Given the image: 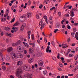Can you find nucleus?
<instances>
[{
    "instance_id": "obj_41",
    "label": "nucleus",
    "mask_w": 78,
    "mask_h": 78,
    "mask_svg": "<svg viewBox=\"0 0 78 78\" xmlns=\"http://www.w3.org/2000/svg\"><path fill=\"white\" fill-rule=\"evenodd\" d=\"M2 68L4 70H5L6 69V67H5V66H3Z\"/></svg>"
},
{
    "instance_id": "obj_19",
    "label": "nucleus",
    "mask_w": 78,
    "mask_h": 78,
    "mask_svg": "<svg viewBox=\"0 0 78 78\" xmlns=\"http://www.w3.org/2000/svg\"><path fill=\"white\" fill-rule=\"evenodd\" d=\"M59 27H60V23H57L56 25V27L57 28H59Z\"/></svg>"
},
{
    "instance_id": "obj_15",
    "label": "nucleus",
    "mask_w": 78,
    "mask_h": 78,
    "mask_svg": "<svg viewBox=\"0 0 78 78\" xmlns=\"http://www.w3.org/2000/svg\"><path fill=\"white\" fill-rule=\"evenodd\" d=\"M67 47V45L66 44H62V47L63 48H66Z\"/></svg>"
},
{
    "instance_id": "obj_56",
    "label": "nucleus",
    "mask_w": 78,
    "mask_h": 78,
    "mask_svg": "<svg viewBox=\"0 0 78 78\" xmlns=\"http://www.w3.org/2000/svg\"><path fill=\"white\" fill-rule=\"evenodd\" d=\"M31 36L32 37V39L33 40L34 39V36H33V35H32Z\"/></svg>"
},
{
    "instance_id": "obj_5",
    "label": "nucleus",
    "mask_w": 78,
    "mask_h": 78,
    "mask_svg": "<svg viewBox=\"0 0 78 78\" xmlns=\"http://www.w3.org/2000/svg\"><path fill=\"white\" fill-rule=\"evenodd\" d=\"M20 43V41L19 40L16 43H13L12 44V46L13 47H15L16 46H17V45Z\"/></svg>"
},
{
    "instance_id": "obj_29",
    "label": "nucleus",
    "mask_w": 78,
    "mask_h": 78,
    "mask_svg": "<svg viewBox=\"0 0 78 78\" xmlns=\"http://www.w3.org/2000/svg\"><path fill=\"white\" fill-rule=\"evenodd\" d=\"M57 31H59V30H58V29H55V30H54V33H56Z\"/></svg>"
},
{
    "instance_id": "obj_3",
    "label": "nucleus",
    "mask_w": 78,
    "mask_h": 78,
    "mask_svg": "<svg viewBox=\"0 0 78 78\" xmlns=\"http://www.w3.org/2000/svg\"><path fill=\"white\" fill-rule=\"evenodd\" d=\"M17 49L19 50V52H23V46H19Z\"/></svg>"
},
{
    "instance_id": "obj_61",
    "label": "nucleus",
    "mask_w": 78,
    "mask_h": 78,
    "mask_svg": "<svg viewBox=\"0 0 78 78\" xmlns=\"http://www.w3.org/2000/svg\"><path fill=\"white\" fill-rule=\"evenodd\" d=\"M75 45V43L73 44L72 45V46L73 47Z\"/></svg>"
},
{
    "instance_id": "obj_28",
    "label": "nucleus",
    "mask_w": 78,
    "mask_h": 78,
    "mask_svg": "<svg viewBox=\"0 0 78 78\" xmlns=\"http://www.w3.org/2000/svg\"><path fill=\"white\" fill-rule=\"evenodd\" d=\"M19 25V23L17 22L16 23H15L14 25V27H16V26H17Z\"/></svg>"
},
{
    "instance_id": "obj_10",
    "label": "nucleus",
    "mask_w": 78,
    "mask_h": 78,
    "mask_svg": "<svg viewBox=\"0 0 78 78\" xmlns=\"http://www.w3.org/2000/svg\"><path fill=\"white\" fill-rule=\"evenodd\" d=\"M20 18L22 20V21H24L26 19V17L25 16H22Z\"/></svg>"
},
{
    "instance_id": "obj_4",
    "label": "nucleus",
    "mask_w": 78,
    "mask_h": 78,
    "mask_svg": "<svg viewBox=\"0 0 78 78\" xmlns=\"http://www.w3.org/2000/svg\"><path fill=\"white\" fill-rule=\"evenodd\" d=\"M23 69L25 70H26V71H29V70H30V68L28 65H25L24 66Z\"/></svg>"
},
{
    "instance_id": "obj_26",
    "label": "nucleus",
    "mask_w": 78,
    "mask_h": 78,
    "mask_svg": "<svg viewBox=\"0 0 78 78\" xmlns=\"http://www.w3.org/2000/svg\"><path fill=\"white\" fill-rule=\"evenodd\" d=\"M5 30H6V31H9V28L8 27H5Z\"/></svg>"
},
{
    "instance_id": "obj_38",
    "label": "nucleus",
    "mask_w": 78,
    "mask_h": 78,
    "mask_svg": "<svg viewBox=\"0 0 78 78\" xmlns=\"http://www.w3.org/2000/svg\"><path fill=\"white\" fill-rule=\"evenodd\" d=\"M6 14H8V13H9V9H7L6 10Z\"/></svg>"
},
{
    "instance_id": "obj_48",
    "label": "nucleus",
    "mask_w": 78,
    "mask_h": 78,
    "mask_svg": "<svg viewBox=\"0 0 78 78\" xmlns=\"http://www.w3.org/2000/svg\"><path fill=\"white\" fill-rule=\"evenodd\" d=\"M5 65H6V66H9L10 63H6L5 64Z\"/></svg>"
},
{
    "instance_id": "obj_44",
    "label": "nucleus",
    "mask_w": 78,
    "mask_h": 78,
    "mask_svg": "<svg viewBox=\"0 0 78 78\" xmlns=\"http://www.w3.org/2000/svg\"><path fill=\"white\" fill-rule=\"evenodd\" d=\"M59 64L60 67H62V63L60 62V63H59Z\"/></svg>"
},
{
    "instance_id": "obj_23",
    "label": "nucleus",
    "mask_w": 78,
    "mask_h": 78,
    "mask_svg": "<svg viewBox=\"0 0 78 78\" xmlns=\"http://www.w3.org/2000/svg\"><path fill=\"white\" fill-rule=\"evenodd\" d=\"M45 23H44V24H42L41 25V27H40V28L41 30H42L43 28H44V25H45Z\"/></svg>"
},
{
    "instance_id": "obj_43",
    "label": "nucleus",
    "mask_w": 78,
    "mask_h": 78,
    "mask_svg": "<svg viewBox=\"0 0 78 78\" xmlns=\"http://www.w3.org/2000/svg\"><path fill=\"white\" fill-rule=\"evenodd\" d=\"M36 17L37 19H39V15H37L36 16Z\"/></svg>"
},
{
    "instance_id": "obj_25",
    "label": "nucleus",
    "mask_w": 78,
    "mask_h": 78,
    "mask_svg": "<svg viewBox=\"0 0 78 78\" xmlns=\"http://www.w3.org/2000/svg\"><path fill=\"white\" fill-rule=\"evenodd\" d=\"M20 39L22 41H27V40L26 39H24L23 37L20 38Z\"/></svg>"
},
{
    "instance_id": "obj_40",
    "label": "nucleus",
    "mask_w": 78,
    "mask_h": 78,
    "mask_svg": "<svg viewBox=\"0 0 78 78\" xmlns=\"http://www.w3.org/2000/svg\"><path fill=\"white\" fill-rule=\"evenodd\" d=\"M28 3L29 4V5H31V1L30 0L28 1Z\"/></svg>"
},
{
    "instance_id": "obj_53",
    "label": "nucleus",
    "mask_w": 78,
    "mask_h": 78,
    "mask_svg": "<svg viewBox=\"0 0 78 78\" xmlns=\"http://www.w3.org/2000/svg\"><path fill=\"white\" fill-rule=\"evenodd\" d=\"M27 50H25L24 51V53L25 54H27Z\"/></svg>"
},
{
    "instance_id": "obj_16",
    "label": "nucleus",
    "mask_w": 78,
    "mask_h": 78,
    "mask_svg": "<svg viewBox=\"0 0 78 78\" xmlns=\"http://www.w3.org/2000/svg\"><path fill=\"white\" fill-rule=\"evenodd\" d=\"M6 36H9V37H11L12 36V34H11L9 33H6Z\"/></svg>"
},
{
    "instance_id": "obj_50",
    "label": "nucleus",
    "mask_w": 78,
    "mask_h": 78,
    "mask_svg": "<svg viewBox=\"0 0 78 78\" xmlns=\"http://www.w3.org/2000/svg\"><path fill=\"white\" fill-rule=\"evenodd\" d=\"M75 37L76 38V39L78 40V36H76V35H75Z\"/></svg>"
},
{
    "instance_id": "obj_34",
    "label": "nucleus",
    "mask_w": 78,
    "mask_h": 78,
    "mask_svg": "<svg viewBox=\"0 0 78 78\" xmlns=\"http://www.w3.org/2000/svg\"><path fill=\"white\" fill-rule=\"evenodd\" d=\"M73 55L72 54H70L69 55V57H70L71 58H72V57H73Z\"/></svg>"
},
{
    "instance_id": "obj_18",
    "label": "nucleus",
    "mask_w": 78,
    "mask_h": 78,
    "mask_svg": "<svg viewBox=\"0 0 78 78\" xmlns=\"http://www.w3.org/2000/svg\"><path fill=\"white\" fill-rule=\"evenodd\" d=\"M39 64L40 66H43V62L41 61H40L39 62Z\"/></svg>"
},
{
    "instance_id": "obj_49",
    "label": "nucleus",
    "mask_w": 78,
    "mask_h": 78,
    "mask_svg": "<svg viewBox=\"0 0 78 78\" xmlns=\"http://www.w3.org/2000/svg\"><path fill=\"white\" fill-rule=\"evenodd\" d=\"M73 31L74 32H76V28H74L73 29Z\"/></svg>"
},
{
    "instance_id": "obj_8",
    "label": "nucleus",
    "mask_w": 78,
    "mask_h": 78,
    "mask_svg": "<svg viewBox=\"0 0 78 78\" xmlns=\"http://www.w3.org/2000/svg\"><path fill=\"white\" fill-rule=\"evenodd\" d=\"M12 51V47H9L7 48V51L8 52H10Z\"/></svg>"
},
{
    "instance_id": "obj_30",
    "label": "nucleus",
    "mask_w": 78,
    "mask_h": 78,
    "mask_svg": "<svg viewBox=\"0 0 78 78\" xmlns=\"http://www.w3.org/2000/svg\"><path fill=\"white\" fill-rule=\"evenodd\" d=\"M71 35L73 37H74L75 36V33L73 32H72L71 33Z\"/></svg>"
},
{
    "instance_id": "obj_24",
    "label": "nucleus",
    "mask_w": 78,
    "mask_h": 78,
    "mask_svg": "<svg viewBox=\"0 0 78 78\" xmlns=\"http://www.w3.org/2000/svg\"><path fill=\"white\" fill-rule=\"evenodd\" d=\"M5 61V58L4 57H2L1 58V61L2 62L3 61Z\"/></svg>"
},
{
    "instance_id": "obj_20",
    "label": "nucleus",
    "mask_w": 78,
    "mask_h": 78,
    "mask_svg": "<svg viewBox=\"0 0 78 78\" xmlns=\"http://www.w3.org/2000/svg\"><path fill=\"white\" fill-rule=\"evenodd\" d=\"M34 60V59H33V58H30L29 60V62H30V63L32 62H33Z\"/></svg>"
},
{
    "instance_id": "obj_2",
    "label": "nucleus",
    "mask_w": 78,
    "mask_h": 78,
    "mask_svg": "<svg viewBox=\"0 0 78 78\" xmlns=\"http://www.w3.org/2000/svg\"><path fill=\"white\" fill-rule=\"evenodd\" d=\"M32 76H33L32 74L28 73L26 75H25L24 78H32Z\"/></svg>"
},
{
    "instance_id": "obj_59",
    "label": "nucleus",
    "mask_w": 78,
    "mask_h": 78,
    "mask_svg": "<svg viewBox=\"0 0 78 78\" xmlns=\"http://www.w3.org/2000/svg\"><path fill=\"white\" fill-rule=\"evenodd\" d=\"M34 43H32V47H34Z\"/></svg>"
},
{
    "instance_id": "obj_52",
    "label": "nucleus",
    "mask_w": 78,
    "mask_h": 78,
    "mask_svg": "<svg viewBox=\"0 0 78 78\" xmlns=\"http://www.w3.org/2000/svg\"><path fill=\"white\" fill-rule=\"evenodd\" d=\"M67 28H68V29H69V30H70V29H71V27H70V26H69L67 27Z\"/></svg>"
},
{
    "instance_id": "obj_12",
    "label": "nucleus",
    "mask_w": 78,
    "mask_h": 78,
    "mask_svg": "<svg viewBox=\"0 0 78 78\" xmlns=\"http://www.w3.org/2000/svg\"><path fill=\"white\" fill-rule=\"evenodd\" d=\"M23 44H24L25 47H27V48L29 47V45L27 43H25V42H23Z\"/></svg>"
},
{
    "instance_id": "obj_33",
    "label": "nucleus",
    "mask_w": 78,
    "mask_h": 78,
    "mask_svg": "<svg viewBox=\"0 0 78 78\" xmlns=\"http://www.w3.org/2000/svg\"><path fill=\"white\" fill-rule=\"evenodd\" d=\"M43 74L44 75H46L47 74V70L43 71Z\"/></svg>"
},
{
    "instance_id": "obj_35",
    "label": "nucleus",
    "mask_w": 78,
    "mask_h": 78,
    "mask_svg": "<svg viewBox=\"0 0 78 78\" xmlns=\"http://www.w3.org/2000/svg\"><path fill=\"white\" fill-rule=\"evenodd\" d=\"M43 6H44V5L41 4V5L39 6V8L40 9H42V7H43Z\"/></svg>"
},
{
    "instance_id": "obj_27",
    "label": "nucleus",
    "mask_w": 78,
    "mask_h": 78,
    "mask_svg": "<svg viewBox=\"0 0 78 78\" xmlns=\"http://www.w3.org/2000/svg\"><path fill=\"white\" fill-rule=\"evenodd\" d=\"M78 58V55H76V56H75L74 57V58L75 59V60H76V61L77 59V58Z\"/></svg>"
},
{
    "instance_id": "obj_11",
    "label": "nucleus",
    "mask_w": 78,
    "mask_h": 78,
    "mask_svg": "<svg viewBox=\"0 0 78 78\" xmlns=\"http://www.w3.org/2000/svg\"><path fill=\"white\" fill-rule=\"evenodd\" d=\"M12 30H14V31L16 32V31H17L18 30V29H19V28L17 27H13L12 28Z\"/></svg>"
},
{
    "instance_id": "obj_36",
    "label": "nucleus",
    "mask_w": 78,
    "mask_h": 78,
    "mask_svg": "<svg viewBox=\"0 0 78 78\" xmlns=\"http://www.w3.org/2000/svg\"><path fill=\"white\" fill-rule=\"evenodd\" d=\"M28 36H30L31 35V32L30 31H28L27 32Z\"/></svg>"
},
{
    "instance_id": "obj_31",
    "label": "nucleus",
    "mask_w": 78,
    "mask_h": 78,
    "mask_svg": "<svg viewBox=\"0 0 78 78\" xmlns=\"http://www.w3.org/2000/svg\"><path fill=\"white\" fill-rule=\"evenodd\" d=\"M49 23L51 24V25H53V20H49Z\"/></svg>"
},
{
    "instance_id": "obj_21",
    "label": "nucleus",
    "mask_w": 78,
    "mask_h": 78,
    "mask_svg": "<svg viewBox=\"0 0 78 78\" xmlns=\"http://www.w3.org/2000/svg\"><path fill=\"white\" fill-rule=\"evenodd\" d=\"M46 51L47 53H51V50H49L47 49H46Z\"/></svg>"
},
{
    "instance_id": "obj_32",
    "label": "nucleus",
    "mask_w": 78,
    "mask_h": 78,
    "mask_svg": "<svg viewBox=\"0 0 78 78\" xmlns=\"http://www.w3.org/2000/svg\"><path fill=\"white\" fill-rule=\"evenodd\" d=\"M71 17H73L74 16V12H73L72 11L71 14Z\"/></svg>"
},
{
    "instance_id": "obj_14",
    "label": "nucleus",
    "mask_w": 78,
    "mask_h": 78,
    "mask_svg": "<svg viewBox=\"0 0 78 78\" xmlns=\"http://www.w3.org/2000/svg\"><path fill=\"white\" fill-rule=\"evenodd\" d=\"M44 19H45V22H46L47 24H48V23L47 21V16L46 15H44Z\"/></svg>"
},
{
    "instance_id": "obj_51",
    "label": "nucleus",
    "mask_w": 78,
    "mask_h": 78,
    "mask_svg": "<svg viewBox=\"0 0 78 78\" xmlns=\"http://www.w3.org/2000/svg\"><path fill=\"white\" fill-rule=\"evenodd\" d=\"M47 39H46V38H45V37H44V42H45V43H46V42H47Z\"/></svg>"
},
{
    "instance_id": "obj_7",
    "label": "nucleus",
    "mask_w": 78,
    "mask_h": 78,
    "mask_svg": "<svg viewBox=\"0 0 78 78\" xmlns=\"http://www.w3.org/2000/svg\"><path fill=\"white\" fill-rule=\"evenodd\" d=\"M25 26H26V24L25 23H23L22 26L21 27L20 30L21 31H23Z\"/></svg>"
},
{
    "instance_id": "obj_47",
    "label": "nucleus",
    "mask_w": 78,
    "mask_h": 78,
    "mask_svg": "<svg viewBox=\"0 0 78 78\" xmlns=\"http://www.w3.org/2000/svg\"><path fill=\"white\" fill-rule=\"evenodd\" d=\"M73 74H70L68 75V76H73Z\"/></svg>"
},
{
    "instance_id": "obj_60",
    "label": "nucleus",
    "mask_w": 78,
    "mask_h": 78,
    "mask_svg": "<svg viewBox=\"0 0 78 78\" xmlns=\"http://www.w3.org/2000/svg\"><path fill=\"white\" fill-rule=\"evenodd\" d=\"M46 49L49 50V49H50V46H48L47 47V48Z\"/></svg>"
},
{
    "instance_id": "obj_22",
    "label": "nucleus",
    "mask_w": 78,
    "mask_h": 78,
    "mask_svg": "<svg viewBox=\"0 0 78 78\" xmlns=\"http://www.w3.org/2000/svg\"><path fill=\"white\" fill-rule=\"evenodd\" d=\"M10 59V58L9 56H7L6 58V60L7 61H9Z\"/></svg>"
},
{
    "instance_id": "obj_62",
    "label": "nucleus",
    "mask_w": 78,
    "mask_h": 78,
    "mask_svg": "<svg viewBox=\"0 0 78 78\" xmlns=\"http://www.w3.org/2000/svg\"><path fill=\"white\" fill-rule=\"evenodd\" d=\"M61 59L62 61H63L64 60V58L63 57H61Z\"/></svg>"
},
{
    "instance_id": "obj_13",
    "label": "nucleus",
    "mask_w": 78,
    "mask_h": 78,
    "mask_svg": "<svg viewBox=\"0 0 78 78\" xmlns=\"http://www.w3.org/2000/svg\"><path fill=\"white\" fill-rule=\"evenodd\" d=\"M19 65H20L21 66L22 65V61H20L17 62V65L19 66Z\"/></svg>"
},
{
    "instance_id": "obj_17",
    "label": "nucleus",
    "mask_w": 78,
    "mask_h": 78,
    "mask_svg": "<svg viewBox=\"0 0 78 78\" xmlns=\"http://www.w3.org/2000/svg\"><path fill=\"white\" fill-rule=\"evenodd\" d=\"M27 16L28 18H30L31 16V13H30L29 12H28L27 13Z\"/></svg>"
},
{
    "instance_id": "obj_37",
    "label": "nucleus",
    "mask_w": 78,
    "mask_h": 78,
    "mask_svg": "<svg viewBox=\"0 0 78 78\" xmlns=\"http://www.w3.org/2000/svg\"><path fill=\"white\" fill-rule=\"evenodd\" d=\"M14 20H15V18H13L10 22L11 23H12V22H14Z\"/></svg>"
},
{
    "instance_id": "obj_45",
    "label": "nucleus",
    "mask_w": 78,
    "mask_h": 78,
    "mask_svg": "<svg viewBox=\"0 0 78 78\" xmlns=\"http://www.w3.org/2000/svg\"><path fill=\"white\" fill-rule=\"evenodd\" d=\"M42 21H41L40 22L39 25H42Z\"/></svg>"
},
{
    "instance_id": "obj_1",
    "label": "nucleus",
    "mask_w": 78,
    "mask_h": 78,
    "mask_svg": "<svg viewBox=\"0 0 78 78\" xmlns=\"http://www.w3.org/2000/svg\"><path fill=\"white\" fill-rule=\"evenodd\" d=\"M22 73V71L20 69H17L16 73V76L18 77V78H22V76L21 74Z\"/></svg>"
},
{
    "instance_id": "obj_57",
    "label": "nucleus",
    "mask_w": 78,
    "mask_h": 78,
    "mask_svg": "<svg viewBox=\"0 0 78 78\" xmlns=\"http://www.w3.org/2000/svg\"><path fill=\"white\" fill-rule=\"evenodd\" d=\"M59 54H58V55L57 56V58L59 59Z\"/></svg>"
},
{
    "instance_id": "obj_55",
    "label": "nucleus",
    "mask_w": 78,
    "mask_h": 78,
    "mask_svg": "<svg viewBox=\"0 0 78 78\" xmlns=\"http://www.w3.org/2000/svg\"><path fill=\"white\" fill-rule=\"evenodd\" d=\"M53 59L54 60V61H56V57H53Z\"/></svg>"
},
{
    "instance_id": "obj_6",
    "label": "nucleus",
    "mask_w": 78,
    "mask_h": 78,
    "mask_svg": "<svg viewBox=\"0 0 78 78\" xmlns=\"http://www.w3.org/2000/svg\"><path fill=\"white\" fill-rule=\"evenodd\" d=\"M16 57L18 58H23V55L20 53H18L16 55Z\"/></svg>"
},
{
    "instance_id": "obj_64",
    "label": "nucleus",
    "mask_w": 78,
    "mask_h": 78,
    "mask_svg": "<svg viewBox=\"0 0 78 78\" xmlns=\"http://www.w3.org/2000/svg\"><path fill=\"white\" fill-rule=\"evenodd\" d=\"M10 78H14V77L13 76H10Z\"/></svg>"
},
{
    "instance_id": "obj_46",
    "label": "nucleus",
    "mask_w": 78,
    "mask_h": 78,
    "mask_svg": "<svg viewBox=\"0 0 78 78\" xmlns=\"http://www.w3.org/2000/svg\"><path fill=\"white\" fill-rule=\"evenodd\" d=\"M8 16V14L6 13L5 14H4V17H6V16Z\"/></svg>"
},
{
    "instance_id": "obj_39",
    "label": "nucleus",
    "mask_w": 78,
    "mask_h": 78,
    "mask_svg": "<svg viewBox=\"0 0 78 78\" xmlns=\"http://www.w3.org/2000/svg\"><path fill=\"white\" fill-rule=\"evenodd\" d=\"M61 12H58V16H59V17H61Z\"/></svg>"
},
{
    "instance_id": "obj_58",
    "label": "nucleus",
    "mask_w": 78,
    "mask_h": 78,
    "mask_svg": "<svg viewBox=\"0 0 78 78\" xmlns=\"http://www.w3.org/2000/svg\"><path fill=\"white\" fill-rule=\"evenodd\" d=\"M4 51L3 49H0V51H1V52H3V51Z\"/></svg>"
},
{
    "instance_id": "obj_42",
    "label": "nucleus",
    "mask_w": 78,
    "mask_h": 78,
    "mask_svg": "<svg viewBox=\"0 0 78 78\" xmlns=\"http://www.w3.org/2000/svg\"><path fill=\"white\" fill-rule=\"evenodd\" d=\"M55 9V7H53L52 8L50 9V10L51 11H52V10H53V9Z\"/></svg>"
},
{
    "instance_id": "obj_9",
    "label": "nucleus",
    "mask_w": 78,
    "mask_h": 78,
    "mask_svg": "<svg viewBox=\"0 0 78 78\" xmlns=\"http://www.w3.org/2000/svg\"><path fill=\"white\" fill-rule=\"evenodd\" d=\"M17 57V55H16V54L13 53L12 54V59H15Z\"/></svg>"
},
{
    "instance_id": "obj_63",
    "label": "nucleus",
    "mask_w": 78,
    "mask_h": 78,
    "mask_svg": "<svg viewBox=\"0 0 78 78\" xmlns=\"http://www.w3.org/2000/svg\"><path fill=\"white\" fill-rule=\"evenodd\" d=\"M75 26H76L77 25H78V23H75L74 24Z\"/></svg>"
},
{
    "instance_id": "obj_54",
    "label": "nucleus",
    "mask_w": 78,
    "mask_h": 78,
    "mask_svg": "<svg viewBox=\"0 0 78 78\" xmlns=\"http://www.w3.org/2000/svg\"><path fill=\"white\" fill-rule=\"evenodd\" d=\"M76 11V9H72V11L73 12V11Z\"/></svg>"
}]
</instances>
